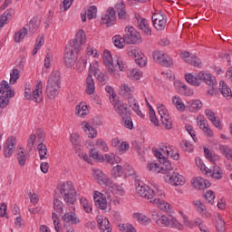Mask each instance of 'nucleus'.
Wrapping results in <instances>:
<instances>
[{
	"label": "nucleus",
	"mask_w": 232,
	"mask_h": 232,
	"mask_svg": "<svg viewBox=\"0 0 232 232\" xmlns=\"http://www.w3.org/2000/svg\"><path fill=\"white\" fill-rule=\"evenodd\" d=\"M60 198H63L66 206L75 211V202L77 201V191L72 181L63 182L59 189Z\"/></svg>",
	"instance_id": "nucleus-2"
},
{
	"label": "nucleus",
	"mask_w": 232,
	"mask_h": 232,
	"mask_svg": "<svg viewBox=\"0 0 232 232\" xmlns=\"http://www.w3.org/2000/svg\"><path fill=\"white\" fill-rule=\"evenodd\" d=\"M160 166L159 163L150 162L147 164V169L149 171H153L154 173H164L165 175H170V173H173V166L171 165V162L168 160V159L160 160Z\"/></svg>",
	"instance_id": "nucleus-6"
},
{
	"label": "nucleus",
	"mask_w": 232,
	"mask_h": 232,
	"mask_svg": "<svg viewBox=\"0 0 232 232\" xmlns=\"http://www.w3.org/2000/svg\"><path fill=\"white\" fill-rule=\"evenodd\" d=\"M187 108H189L190 111L200 110L202 108V102L199 100H190L187 102Z\"/></svg>",
	"instance_id": "nucleus-38"
},
{
	"label": "nucleus",
	"mask_w": 232,
	"mask_h": 232,
	"mask_svg": "<svg viewBox=\"0 0 232 232\" xmlns=\"http://www.w3.org/2000/svg\"><path fill=\"white\" fill-rule=\"evenodd\" d=\"M41 93H43V82L39 81L36 84L35 90L32 91L30 88H25L24 97L27 101H34V102H41L43 101V97H41Z\"/></svg>",
	"instance_id": "nucleus-10"
},
{
	"label": "nucleus",
	"mask_w": 232,
	"mask_h": 232,
	"mask_svg": "<svg viewBox=\"0 0 232 232\" xmlns=\"http://www.w3.org/2000/svg\"><path fill=\"white\" fill-rule=\"evenodd\" d=\"M204 153L206 159H208L210 162H215V160H218V156H213L212 153H210L209 149L204 148Z\"/></svg>",
	"instance_id": "nucleus-61"
},
{
	"label": "nucleus",
	"mask_w": 232,
	"mask_h": 232,
	"mask_svg": "<svg viewBox=\"0 0 232 232\" xmlns=\"http://www.w3.org/2000/svg\"><path fill=\"white\" fill-rule=\"evenodd\" d=\"M206 173L208 177H211V179H215V180H220L222 177H224V172L218 166H214L213 169L207 170Z\"/></svg>",
	"instance_id": "nucleus-27"
},
{
	"label": "nucleus",
	"mask_w": 232,
	"mask_h": 232,
	"mask_svg": "<svg viewBox=\"0 0 232 232\" xmlns=\"http://www.w3.org/2000/svg\"><path fill=\"white\" fill-rule=\"evenodd\" d=\"M158 113L160 116L161 124L167 129L171 130L173 128V123L169 120V114L168 113V109L164 105L158 106Z\"/></svg>",
	"instance_id": "nucleus-13"
},
{
	"label": "nucleus",
	"mask_w": 232,
	"mask_h": 232,
	"mask_svg": "<svg viewBox=\"0 0 232 232\" xmlns=\"http://www.w3.org/2000/svg\"><path fill=\"white\" fill-rule=\"evenodd\" d=\"M15 146H17V139L14 136L8 138L4 146V156L8 159L12 157L13 153L15 151Z\"/></svg>",
	"instance_id": "nucleus-14"
},
{
	"label": "nucleus",
	"mask_w": 232,
	"mask_h": 232,
	"mask_svg": "<svg viewBox=\"0 0 232 232\" xmlns=\"http://www.w3.org/2000/svg\"><path fill=\"white\" fill-rule=\"evenodd\" d=\"M85 15L88 19H93L97 17V7L95 5H91L85 10Z\"/></svg>",
	"instance_id": "nucleus-47"
},
{
	"label": "nucleus",
	"mask_w": 232,
	"mask_h": 232,
	"mask_svg": "<svg viewBox=\"0 0 232 232\" xmlns=\"http://www.w3.org/2000/svg\"><path fill=\"white\" fill-rule=\"evenodd\" d=\"M200 222V218H196L195 221L193 220H188V218H184V225L187 227H195V226H198Z\"/></svg>",
	"instance_id": "nucleus-57"
},
{
	"label": "nucleus",
	"mask_w": 232,
	"mask_h": 232,
	"mask_svg": "<svg viewBox=\"0 0 232 232\" xmlns=\"http://www.w3.org/2000/svg\"><path fill=\"white\" fill-rule=\"evenodd\" d=\"M16 157L18 164L23 168L26 164V154L24 153V149L20 148L16 152Z\"/></svg>",
	"instance_id": "nucleus-35"
},
{
	"label": "nucleus",
	"mask_w": 232,
	"mask_h": 232,
	"mask_svg": "<svg viewBox=\"0 0 232 232\" xmlns=\"http://www.w3.org/2000/svg\"><path fill=\"white\" fill-rule=\"evenodd\" d=\"M152 151L155 158L160 160L169 157V154L171 153V147L168 144H161L160 150L152 149Z\"/></svg>",
	"instance_id": "nucleus-16"
},
{
	"label": "nucleus",
	"mask_w": 232,
	"mask_h": 232,
	"mask_svg": "<svg viewBox=\"0 0 232 232\" xmlns=\"http://www.w3.org/2000/svg\"><path fill=\"white\" fill-rule=\"evenodd\" d=\"M102 24H106L107 27L113 26L117 20H115V9L109 7L107 14L102 18Z\"/></svg>",
	"instance_id": "nucleus-17"
},
{
	"label": "nucleus",
	"mask_w": 232,
	"mask_h": 232,
	"mask_svg": "<svg viewBox=\"0 0 232 232\" xmlns=\"http://www.w3.org/2000/svg\"><path fill=\"white\" fill-rule=\"evenodd\" d=\"M186 63L195 66V68H202V62H200V59L197 57V55H193L190 57V59H187Z\"/></svg>",
	"instance_id": "nucleus-44"
},
{
	"label": "nucleus",
	"mask_w": 232,
	"mask_h": 232,
	"mask_svg": "<svg viewBox=\"0 0 232 232\" xmlns=\"http://www.w3.org/2000/svg\"><path fill=\"white\" fill-rule=\"evenodd\" d=\"M52 218L53 220L55 231L56 232H62L63 226L61 225V222L57 221L58 218H57V214H55V212L53 213Z\"/></svg>",
	"instance_id": "nucleus-56"
},
{
	"label": "nucleus",
	"mask_w": 232,
	"mask_h": 232,
	"mask_svg": "<svg viewBox=\"0 0 232 232\" xmlns=\"http://www.w3.org/2000/svg\"><path fill=\"white\" fill-rule=\"evenodd\" d=\"M153 60L160 66L165 68H173V59L164 53V51H154L152 53Z\"/></svg>",
	"instance_id": "nucleus-8"
},
{
	"label": "nucleus",
	"mask_w": 232,
	"mask_h": 232,
	"mask_svg": "<svg viewBox=\"0 0 232 232\" xmlns=\"http://www.w3.org/2000/svg\"><path fill=\"white\" fill-rule=\"evenodd\" d=\"M60 92H61V72L53 71L47 81L45 93L48 99H51L53 101V99L57 98V95H59Z\"/></svg>",
	"instance_id": "nucleus-3"
},
{
	"label": "nucleus",
	"mask_w": 232,
	"mask_h": 232,
	"mask_svg": "<svg viewBox=\"0 0 232 232\" xmlns=\"http://www.w3.org/2000/svg\"><path fill=\"white\" fill-rule=\"evenodd\" d=\"M96 145L98 146V148L100 150H102L105 152L108 151V150H109L108 149V144L102 140H97Z\"/></svg>",
	"instance_id": "nucleus-64"
},
{
	"label": "nucleus",
	"mask_w": 232,
	"mask_h": 232,
	"mask_svg": "<svg viewBox=\"0 0 232 232\" xmlns=\"http://www.w3.org/2000/svg\"><path fill=\"white\" fill-rule=\"evenodd\" d=\"M86 43V34L84 31L80 30L75 38L71 40L69 44L66 45L65 50L69 52H75V53H79V44H84Z\"/></svg>",
	"instance_id": "nucleus-7"
},
{
	"label": "nucleus",
	"mask_w": 232,
	"mask_h": 232,
	"mask_svg": "<svg viewBox=\"0 0 232 232\" xmlns=\"http://www.w3.org/2000/svg\"><path fill=\"white\" fill-rule=\"evenodd\" d=\"M90 71L92 72L100 82H106L108 81V76L99 70V62H95L93 64L91 63Z\"/></svg>",
	"instance_id": "nucleus-19"
},
{
	"label": "nucleus",
	"mask_w": 232,
	"mask_h": 232,
	"mask_svg": "<svg viewBox=\"0 0 232 232\" xmlns=\"http://www.w3.org/2000/svg\"><path fill=\"white\" fill-rule=\"evenodd\" d=\"M37 150L39 151L41 160L47 159L46 155L48 153V149L44 143H40L37 147Z\"/></svg>",
	"instance_id": "nucleus-45"
},
{
	"label": "nucleus",
	"mask_w": 232,
	"mask_h": 232,
	"mask_svg": "<svg viewBox=\"0 0 232 232\" xmlns=\"http://www.w3.org/2000/svg\"><path fill=\"white\" fill-rule=\"evenodd\" d=\"M219 92H221L223 97L226 99L229 100L232 98L231 88H229L227 84L222 81L219 82Z\"/></svg>",
	"instance_id": "nucleus-32"
},
{
	"label": "nucleus",
	"mask_w": 232,
	"mask_h": 232,
	"mask_svg": "<svg viewBox=\"0 0 232 232\" xmlns=\"http://www.w3.org/2000/svg\"><path fill=\"white\" fill-rule=\"evenodd\" d=\"M216 229L218 232H225L226 231V222L220 216H218L216 218Z\"/></svg>",
	"instance_id": "nucleus-40"
},
{
	"label": "nucleus",
	"mask_w": 232,
	"mask_h": 232,
	"mask_svg": "<svg viewBox=\"0 0 232 232\" xmlns=\"http://www.w3.org/2000/svg\"><path fill=\"white\" fill-rule=\"evenodd\" d=\"M103 64L106 66L109 73H115V66L118 65L120 72H124L126 64L121 56L111 57L110 51H104L103 53Z\"/></svg>",
	"instance_id": "nucleus-5"
},
{
	"label": "nucleus",
	"mask_w": 232,
	"mask_h": 232,
	"mask_svg": "<svg viewBox=\"0 0 232 232\" xmlns=\"http://www.w3.org/2000/svg\"><path fill=\"white\" fill-rule=\"evenodd\" d=\"M124 41L127 44H140V34L133 26L125 27Z\"/></svg>",
	"instance_id": "nucleus-9"
},
{
	"label": "nucleus",
	"mask_w": 232,
	"mask_h": 232,
	"mask_svg": "<svg viewBox=\"0 0 232 232\" xmlns=\"http://www.w3.org/2000/svg\"><path fill=\"white\" fill-rule=\"evenodd\" d=\"M87 63L88 61H86V59L79 60L76 63V69L78 70V72H84V70L86 69Z\"/></svg>",
	"instance_id": "nucleus-58"
},
{
	"label": "nucleus",
	"mask_w": 232,
	"mask_h": 232,
	"mask_svg": "<svg viewBox=\"0 0 232 232\" xmlns=\"http://www.w3.org/2000/svg\"><path fill=\"white\" fill-rule=\"evenodd\" d=\"M129 55L131 57H135V63H138L140 68H143L146 64H148V62H146V59L142 58L141 56H139L137 58V51H130L129 52Z\"/></svg>",
	"instance_id": "nucleus-39"
},
{
	"label": "nucleus",
	"mask_w": 232,
	"mask_h": 232,
	"mask_svg": "<svg viewBox=\"0 0 232 232\" xmlns=\"http://www.w3.org/2000/svg\"><path fill=\"white\" fill-rule=\"evenodd\" d=\"M111 173H113L115 175V177H121V175H122L124 173V171L122 169V166L117 165V166L113 167V169H111Z\"/></svg>",
	"instance_id": "nucleus-63"
},
{
	"label": "nucleus",
	"mask_w": 232,
	"mask_h": 232,
	"mask_svg": "<svg viewBox=\"0 0 232 232\" xmlns=\"http://www.w3.org/2000/svg\"><path fill=\"white\" fill-rule=\"evenodd\" d=\"M62 220L64 223V227H66V224H69L70 226L77 225L81 220H79V218L77 215L73 212H67L62 217Z\"/></svg>",
	"instance_id": "nucleus-21"
},
{
	"label": "nucleus",
	"mask_w": 232,
	"mask_h": 232,
	"mask_svg": "<svg viewBox=\"0 0 232 232\" xmlns=\"http://www.w3.org/2000/svg\"><path fill=\"white\" fill-rule=\"evenodd\" d=\"M165 180H167V182H169V184L171 186H184V184H186L184 177L175 171L168 174L165 178Z\"/></svg>",
	"instance_id": "nucleus-15"
},
{
	"label": "nucleus",
	"mask_w": 232,
	"mask_h": 232,
	"mask_svg": "<svg viewBox=\"0 0 232 232\" xmlns=\"http://www.w3.org/2000/svg\"><path fill=\"white\" fill-rule=\"evenodd\" d=\"M172 104L177 108L179 111H184L186 110V105L184 104V102H182V99L179 96H174L172 98Z\"/></svg>",
	"instance_id": "nucleus-37"
},
{
	"label": "nucleus",
	"mask_w": 232,
	"mask_h": 232,
	"mask_svg": "<svg viewBox=\"0 0 232 232\" xmlns=\"http://www.w3.org/2000/svg\"><path fill=\"white\" fill-rule=\"evenodd\" d=\"M63 204L62 203V201L59 200V198H57V197H55L53 199V209H54V211H56V213H58V215L63 214Z\"/></svg>",
	"instance_id": "nucleus-50"
},
{
	"label": "nucleus",
	"mask_w": 232,
	"mask_h": 232,
	"mask_svg": "<svg viewBox=\"0 0 232 232\" xmlns=\"http://www.w3.org/2000/svg\"><path fill=\"white\" fill-rule=\"evenodd\" d=\"M81 204L85 213H92V204L90 203V201H88V199H86V198H81Z\"/></svg>",
	"instance_id": "nucleus-53"
},
{
	"label": "nucleus",
	"mask_w": 232,
	"mask_h": 232,
	"mask_svg": "<svg viewBox=\"0 0 232 232\" xmlns=\"http://www.w3.org/2000/svg\"><path fill=\"white\" fill-rule=\"evenodd\" d=\"M71 142L74 150H81V138L79 137V134L77 133L71 134Z\"/></svg>",
	"instance_id": "nucleus-43"
},
{
	"label": "nucleus",
	"mask_w": 232,
	"mask_h": 232,
	"mask_svg": "<svg viewBox=\"0 0 232 232\" xmlns=\"http://www.w3.org/2000/svg\"><path fill=\"white\" fill-rule=\"evenodd\" d=\"M83 130L84 131H89L88 137L90 139H95V137H97V130H95V129H93V127H92L90 124L85 122Z\"/></svg>",
	"instance_id": "nucleus-48"
},
{
	"label": "nucleus",
	"mask_w": 232,
	"mask_h": 232,
	"mask_svg": "<svg viewBox=\"0 0 232 232\" xmlns=\"http://www.w3.org/2000/svg\"><path fill=\"white\" fill-rule=\"evenodd\" d=\"M21 72L17 69H13L12 72L10 73L11 78H10V84H15L17 82V80L21 76Z\"/></svg>",
	"instance_id": "nucleus-51"
},
{
	"label": "nucleus",
	"mask_w": 232,
	"mask_h": 232,
	"mask_svg": "<svg viewBox=\"0 0 232 232\" xmlns=\"http://www.w3.org/2000/svg\"><path fill=\"white\" fill-rule=\"evenodd\" d=\"M127 101L129 107L132 108L133 111H135V113H137L139 117L143 118L144 115H142V111H140V109L139 108V102H137L135 97H133V95L131 94H129Z\"/></svg>",
	"instance_id": "nucleus-26"
},
{
	"label": "nucleus",
	"mask_w": 232,
	"mask_h": 232,
	"mask_svg": "<svg viewBox=\"0 0 232 232\" xmlns=\"http://www.w3.org/2000/svg\"><path fill=\"white\" fill-rule=\"evenodd\" d=\"M88 113H90V111L88 110V105H86L85 103L81 102L79 105L76 106L75 114L78 117L83 119V117H86Z\"/></svg>",
	"instance_id": "nucleus-31"
},
{
	"label": "nucleus",
	"mask_w": 232,
	"mask_h": 232,
	"mask_svg": "<svg viewBox=\"0 0 232 232\" xmlns=\"http://www.w3.org/2000/svg\"><path fill=\"white\" fill-rule=\"evenodd\" d=\"M135 186L140 197L148 198L150 202L160 208L161 211H166L167 213L168 211H171V205L163 199L166 197L164 190L160 188L153 189L139 180L135 181Z\"/></svg>",
	"instance_id": "nucleus-1"
},
{
	"label": "nucleus",
	"mask_w": 232,
	"mask_h": 232,
	"mask_svg": "<svg viewBox=\"0 0 232 232\" xmlns=\"http://www.w3.org/2000/svg\"><path fill=\"white\" fill-rule=\"evenodd\" d=\"M193 206H195L197 211L200 213L201 217L203 218H209L211 217V213H209L208 210H206V205L202 203L200 200L193 201Z\"/></svg>",
	"instance_id": "nucleus-25"
},
{
	"label": "nucleus",
	"mask_w": 232,
	"mask_h": 232,
	"mask_svg": "<svg viewBox=\"0 0 232 232\" xmlns=\"http://www.w3.org/2000/svg\"><path fill=\"white\" fill-rule=\"evenodd\" d=\"M185 79L187 82L192 86H199L202 84V82L208 84V86H212V88H215V84H217V78H215V76H213L211 73L208 72H201L198 75L188 73L185 75Z\"/></svg>",
	"instance_id": "nucleus-4"
},
{
	"label": "nucleus",
	"mask_w": 232,
	"mask_h": 232,
	"mask_svg": "<svg viewBox=\"0 0 232 232\" xmlns=\"http://www.w3.org/2000/svg\"><path fill=\"white\" fill-rule=\"evenodd\" d=\"M41 25V20L37 17H34L33 19H31V21L29 22V32L31 34H35V32H37V30L39 29V26Z\"/></svg>",
	"instance_id": "nucleus-34"
},
{
	"label": "nucleus",
	"mask_w": 232,
	"mask_h": 232,
	"mask_svg": "<svg viewBox=\"0 0 232 232\" xmlns=\"http://www.w3.org/2000/svg\"><path fill=\"white\" fill-rule=\"evenodd\" d=\"M44 44V37L43 35H39L36 40V44L34 45V48L33 50V55H36L37 52L41 50V46Z\"/></svg>",
	"instance_id": "nucleus-46"
},
{
	"label": "nucleus",
	"mask_w": 232,
	"mask_h": 232,
	"mask_svg": "<svg viewBox=\"0 0 232 232\" xmlns=\"http://www.w3.org/2000/svg\"><path fill=\"white\" fill-rule=\"evenodd\" d=\"M114 110L118 115L121 117H126L127 115H131V111L128 109L126 104L122 102H116L114 103Z\"/></svg>",
	"instance_id": "nucleus-22"
},
{
	"label": "nucleus",
	"mask_w": 232,
	"mask_h": 232,
	"mask_svg": "<svg viewBox=\"0 0 232 232\" xmlns=\"http://www.w3.org/2000/svg\"><path fill=\"white\" fill-rule=\"evenodd\" d=\"M157 225L160 226L161 227L167 226L168 227H176L177 229L180 230L184 229V226H182V224H180L175 218L171 216H160Z\"/></svg>",
	"instance_id": "nucleus-11"
},
{
	"label": "nucleus",
	"mask_w": 232,
	"mask_h": 232,
	"mask_svg": "<svg viewBox=\"0 0 232 232\" xmlns=\"http://www.w3.org/2000/svg\"><path fill=\"white\" fill-rule=\"evenodd\" d=\"M90 157H92L94 160H98L99 162H103L104 156L99 153L97 149H92L90 150Z\"/></svg>",
	"instance_id": "nucleus-49"
},
{
	"label": "nucleus",
	"mask_w": 232,
	"mask_h": 232,
	"mask_svg": "<svg viewBox=\"0 0 232 232\" xmlns=\"http://www.w3.org/2000/svg\"><path fill=\"white\" fill-rule=\"evenodd\" d=\"M122 121L125 128L128 130H133V120H131V115L123 116Z\"/></svg>",
	"instance_id": "nucleus-52"
},
{
	"label": "nucleus",
	"mask_w": 232,
	"mask_h": 232,
	"mask_svg": "<svg viewBox=\"0 0 232 232\" xmlns=\"http://www.w3.org/2000/svg\"><path fill=\"white\" fill-rule=\"evenodd\" d=\"M205 114L208 117V120L211 121L212 124H214L218 130H222V123H220V120L217 118L213 111L207 109Z\"/></svg>",
	"instance_id": "nucleus-28"
},
{
	"label": "nucleus",
	"mask_w": 232,
	"mask_h": 232,
	"mask_svg": "<svg viewBox=\"0 0 232 232\" xmlns=\"http://www.w3.org/2000/svg\"><path fill=\"white\" fill-rule=\"evenodd\" d=\"M168 23V20H157V18H154L152 21L154 28L158 30L159 32H162L166 28V24Z\"/></svg>",
	"instance_id": "nucleus-41"
},
{
	"label": "nucleus",
	"mask_w": 232,
	"mask_h": 232,
	"mask_svg": "<svg viewBox=\"0 0 232 232\" xmlns=\"http://www.w3.org/2000/svg\"><path fill=\"white\" fill-rule=\"evenodd\" d=\"M133 218L140 224H146V222H148V218L141 213H134Z\"/></svg>",
	"instance_id": "nucleus-55"
},
{
	"label": "nucleus",
	"mask_w": 232,
	"mask_h": 232,
	"mask_svg": "<svg viewBox=\"0 0 232 232\" xmlns=\"http://www.w3.org/2000/svg\"><path fill=\"white\" fill-rule=\"evenodd\" d=\"M28 34V29L26 27H23L17 33L14 34V39L15 43H21L24 37H26Z\"/></svg>",
	"instance_id": "nucleus-36"
},
{
	"label": "nucleus",
	"mask_w": 232,
	"mask_h": 232,
	"mask_svg": "<svg viewBox=\"0 0 232 232\" xmlns=\"http://www.w3.org/2000/svg\"><path fill=\"white\" fill-rule=\"evenodd\" d=\"M86 93L88 95H92V93H95V82H93L92 74H89L86 78Z\"/></svg>",
	"instance_id": "nucleus-33"
},
{
	"label": "nucleus",
	"mask_w": 232,
	"mask_h": 232,
	"mask_svg": "<svg viewBox=\"0 0 232 232\" xmlns=\"http://www.w3.org/2000/svg\"><path fill=\"white\" fill-rule=\"evenodd\" d=\"M204 197L208 204H213L215 202V192H213V190L207 191Z\"/></svg>",
	"instance_id": "nucleus-60"
},
{
	"label": "nucleus",
	"mask_w": 232,
	"mask_h": 232,
	"mask_svg": "<svg viewBox=\"0 0 232 232\" xmlns=\"http://www.w3.org/2000/svg\"><path fill=\"white\" fill-rule=\"evenodd\" d=\"M15 14L14 9H7L3 14L0 15V30L7 24L8 19H12V16Z\"/></svg>",
	"instance_id": "nucleus-29"
},
{
	"label": "nucleus",
	"mask_w": 232,
	"mask_h": 232,
	"mask_svg": "<svg viewBox=\"0 0 232 232\" xmlns=\"http://www.w3.org/2000/svg\"><path fill=\"white\" fill-rule=\"evenodd\" d=\"M36 136L35 134H31L29 139L27 140V150L29 151H32L34 149V144L35 143Z\"/></svg>",
	"instance_id": "nucleus-62"
},
{
	"label": "nucleus",
	"mask_w": 232,
	"mask_h": 232,
	"mask_svg": "<svg viewBox=\"0 0 232 232\" xmlns=\"http://www.w3.org/2000/svg\"><path fill=\"white\" fill-rule=\"evenodd\" d=\"M112 43L117 48H124V44H126V40H124V35L123 37L121 35H115L112 38Z\"/></svg>",
	"instance_id": "nucleus-42"
},
{
	"label": "nucleus",
	"mask_w": 232,
	"mask_h": 232,
	"mask_svg": "<svg viewBox=\"0 0 232 232\" xmlns=\"http://www.w3.org/2000/svg\"><path fill=\"white\" fill-rule=\"evenodd\" d=\"M198 126H199L200 130L206 133L207 136L208 137H213V130L209 129V124L208 123V120L203 119L199 120L198 121Z\"/></svg>",
	"instance_id": "nucleus-30"
},
{
	"label": "nucleus",
	"mask_w": 232,
	"mask_h": 232,
	"mask_svg": "<svg viewBox=\"0 0 232 232\" xmlns=\"http://www.w3.org/2000/svg\"><path fill=\"white\" fill-rule=\"evenodd\" d=\"M94 204L98 209H106L108 208V201L106 200V196L102 195L99 191H95L93 195Z\"/></svg>",
	"instance_id": "nucleus-18"
},
{
	"label": "nucleus",
	"mask_w": 232,
	"mask_h": 232,
	"mask_svg": "<svg viewBox=\"0 0 232 232\" xmlns=\"http://www.w3.org/2000/svg\"><path fill=\"white\" fill-rule=\"evenodd\" d=\"M192 186L196 189H206V188L211 187V182L209 180L203 179L201 177L196 178V179L192 182Z\"/></svg>",
	"instance_id": "nucleus-24"
},
{
	"label": "nucleus",
	"mask_w": 232,
	"mask_h": 232,
	"mask_svg": "<svg viewBox=\"0 0 232 232\" xmlns=\"http://www.w3.org/2000/svg\"><path fill=\"white\" fill-rule=\"evenodd\" d=\"M77 61V56L73 53V51H68L65 49V53L63 54V63L66 68H72V66L75 65Z\"/></svg>",
	"instance_id": "nucleus-20"
},
{
	"label": "nucleus",
	"mask_w": 232,
	"mask_h": 232,
	"mask_svg": "<svg viewBox=\"0 0 232 232\" xmlns=\"http://www.w3.org/2000/svg\"><path fill=\"white\" fill-rule=\"evenodd\" d=\"M97 222L101 232H111V226L107 218L100 216L97 218Z\"/></svg>",
	"instance_id": "nucleus-23"
},
{
	"label": "nucleus",
	"mask_w": 232,
	"mask_h": 232,
	"mask_svg": "<svg viewBox=\"0 0 232 232\" xmlns=\"http://www.w3.org/2000/svg\"><path fill=\"white\" fill-rule=\"evenodd\" d=\"M139 28H140L142 30V32H144V34H146V35H151V29H150V26L146 23V20L141 21L139 24Z\"/></svg>",
	"instance_id": "nucleus-54"
},
{
	"label": "nucleus",
	"mask_w": 232,
	"mask_h": 232,
	"mask_svg": "<svg viewBox=\"0 0 232 232\" xmlns=\"http://www.w3.org/2000/svg\"><path fill=\"white\" fill-rule=\"evenodd\" d=\"M120 229L122 232H137V230L135 229V227L133 226H131L130 224H122L120 225Z\"/></svg>",
	"instance_id": "nucleus-59"
},
{
	"label": "nucleus",
	"mask_w": 232,
	"mask_h": 232,
	"mask_svg": "<svg viewBox=\"0 0 232 232\" xmlns=\"http://www.w3.org/2000/svg\"><path fill=\"white\" fill-rule=\"evenodd\" d=\"M94 179L97 180L100 186H105L106 188H111L113 182L111 179L99 169H93Z\"/></svg>",
	"instance_id": "nucleus-12"
}]
</instances>
